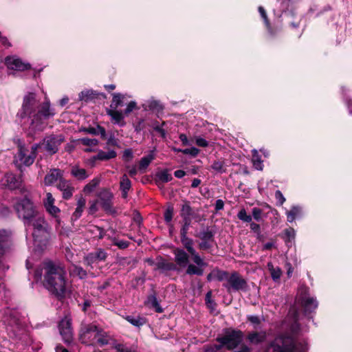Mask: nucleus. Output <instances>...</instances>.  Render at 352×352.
Masks as SVG:
<instances>
[{"label": "nucleus", "instance_id": "obj_1", "mask_svg": "<svg viewBox=\"0 0 352 352\" xmlns=\"http://www.w3.org/2000/svg\"><path fill=\"white\" fill-rule=\"evenodd\" d=\"M44 285L58 298H63L69 291L65 266L60 263L47 261L44 263Z\"/></svg>", "mask_w": 352, "mask_h": 352}, {"label": "nucleus", "instance_id": "obj_2", "mask_svg": "<svg viewBox=\"0 0 352 352\" xmlns=\"http://www.w3.org/2000/svg\"><path fill=\"white\" fill-rule=\"evenodd\" d=\"M265 352H307V346L296 344L290 336H280L267 346Z\"/></svg>", "mask_w": 352, "mask_h": 352}, {"label": "nucleus", "instance_id": "obj_3", "mask_svg": "<svg viewBox=\"0 0 352 352\" xmlns=\"http://www.w3.org/2000/svg\"><path fill=\"white\" fill-rule=\"evenodd\" d=\"M25 224L27 226L32 227V236L35 241L42 242L47 239L49 235L48 224L41 214L38 213Z\"/></svg>", "mask_w": 352, "mask_h": 352}, {"label": "nucleus", "instance_id": "obj_4", "mask_svg": "<svg viewBox=\"0 0 352 352\" xmlns=\"http://www.w3.org/2000/svg\"><path fill=\"white\" fill-rule=\"evenodd\" d=\"M14 208L18 217L23 219L24 223L29 222L31 219L39 213L32 201L26 196L15 204Z\"/></svg>", "mask_w": 352, "mask_h": 352}, {"label": "nucleus", "instance_id": "obj_5", "mask_svg": "<svg viewBox=\"0 0 352 352\" xmlns=\"http://www.w3.org/2000/svg\"><path fill=\"white\" fill-rule=\"evenodd\" d=\"M39 147L38 144H34L31 147V150H28L23 145H19L18 152L14 156V163L21 168L24 165L29 166L32 165L36 156V151Z\"/></svg>", "mask_w": 352, "mask_h": 352}, {"label": "nucleus", "instance_id": "obj_6", "mask_svg": "<svg viewBox=\"0 0 352 352\" xmlns=\"http://www.w3.org/2000/svg\"><path fill=\"white\" fill-rule=\"evenodd\" d=\"M54 114V110L50 108V101L46 100L40 105L38 111L32 116V126L34 130H43L44 128L43 120L49 119Z\"/></svg>", "mask_w": 352, "mask_h": 352}, {"label": "nucleus", "instance_id": "obj_7", "mask_svg": "<svg viewBox=\"0 0 352 352\" xmlns=\"http://www.w3.org/2000/svg\"><path fill=\"white\" fill-rule=\"evenodd\" d=\"M296 303L300 305L305 313L311 312L318 307V302L314 297L309 294V290L307 287L301 286L298 292Z\"/></svg>", "mask_w": 352, "mask_h": 352}, {"label": "nucleus", "instance_id": "obj_8", "mask_svg": "<svg viewBox=\"0 0 352 352\" xmlns=\"http://www.w3.org/2000/svg\"><path fill=\"white\" fill-rule=\"evenodd\" d=\"M38 107V102L34 93H28L23 98L21 110L18 113V116L21 119L26 117H32L36 113V109Z\"/></svg>", "mask_w": 352, "mask_h": 352}, {"label": "nucleus", "instance_id": "obj_9", "mask_svg": "<svg viewBox=\"0 0 352 352\" xmlns=\"http://www.w3.org/2000/svg\"><path fill=\"white\" fill-rule=\"evenodd\" d=\"M242 333L240 331L227 330L224 336L218 337L217 340L225 345L228 349H233L242 341Z\"/></svg>", "mask_w": 352, "mask_h": 352}, {"label": "nucleus", "instance_id": "obj_10", "mask_svg": "<svg viewBox=\"0 0 352 352\" xmlns=\"http://www.w3.org/2000/svg\"><path fill=\"white\" fill-rule=\"evenodd\" d=\"M98 202L104 211L108 214H116V211L113 207V194L107 188H103L98 194Z\"/></svg>", "mask_w": 352, "mask_h": 352}, {"label": "nucleus", "instance_id": "obj_11", "mask_svg": "<svg viewBox=\"0 0 352 352\" xmlns=\"http://www.w3.org/2000/svg\"><path fill=\"white\" fill-rule=\"evenodd\" d=\"M98 327L94 324H82L80 331V339L82 343L94 344Z\"/></svg>", "mask_w": 352, "mask_h": 352}, {"label": "nucleus", "instance_id": "obj_12", "mask_svg": "<svg viewBox=\"0 0 352 352\" xmlns=\"http://www.w3.org/2000/svg\"><path fill=\"white\" fill-rule=\"evenodd\" d=\"M228 291L232 289L234 291H246L248 285L246 280L237 272H233L230 275L227 283L223 285Z\"/></svg>", "mask_w": 352, "mask_h": 352}, {"label": "nucleus", "instance_id": "obj_13", "mask_svg": "<svg viewBox=\"0 0 352 352\" xmlns=\"http://www.w3.org/2000/svg\"><path fill=\"white\" fill-rule=\"evenodd\" d=\"M65 141L63 135H51L44 138L42 145L44 149L51 155L56 153L59 146Z\"/></svg>", "mask_w": 352, "mask_h": 352}, {"label": "nucleus", "instance_id": "obj_14", "mask_svg": "<svg viewBox=\"0 0 352 352\" xmlns=\"http://www.w3.org/2000/svg\"><path fill=\"white\" fill-rule=\"evenodd\" d=\"M181 242L184 248L186 249L188 253L192 256V261L195 264H197L198 266L206 265L204 260L200 257L199 254L193 248L194 243L192 239L188 237L187 235H182L181 236Z\"/></svg>", "mask_w": 352, "mask_h": 352}, {"label": "nucleus", "instance_id": "obj_15", "mask_svg": "<svg viewBox=\"0 0 352 352\" xmlns=\"http://www.w3.org/2000/svg\"><path fill=\"white\" fill-rule=\"evenodd\" d=\"M2 182L3 184L10 190L21 189L22 192L25 190L24 188H21L23 182L22 175L16 176L12 173H8L5 175Z\"/></svg>", "mask_w": 352, "mask_h": 352}, {"label": "nucleus", "instance_id": "obj_16", "mask_svg": "<svg viewBox=\"0 0 352 352\" xmlns=\"http://www.w3.org/2000/svg\"><path fill=\"white\" fill-rule=\"evenodd\" d=\"M58 327L60 334L63 340L67 343H70L73 340L71 320L68 318L62 320L59 323Z\"/></svg>", "mask_w": 352, "mask_h": 352}, {"label": "nucleus", "instance_id": "obj_17", "mask_svg": "<svg viewBox=\"0 0 352 352\" xmlns=\"http://www.w3.org/2000/svg\"><path fill=\"white\" fill-rule=\"evenodd\" d=\"M5 62L8 68L10 69L24 71L30 68V64L23 63L20 58L16 56L7 57Z\"/></svg>", "mask_w": 352, "mask_h": 352}, {"label": "nucleus", "instance_id": "obj_18", "mask_svg": "<svg viewBox=\"0 0 352 352\" xmlns=\"http://www.w3.org/2000/svg\"><path fill=\"white\" fill-rule=\"evenodd\" d=\"M107 253L102 249H98L96 252H91L84 257L85 265L93 268L92 265L98 261H104Z\"/></svg>", "mask_w": 352, "mask_h": 352}, {"label": "nucleus", "instance_id": "obj_19", "mask_svg": "<svg viewBox=\"0 0 352 352\" xmlns=\"http://www.w3.org/2000/svg\"><path fill=\"white\" fill-rule=\"evenodd\" d=\"M63 177V172L60 169L54 168L51 169L47 174L45 175L44 178V183L46 186H51L54 183L58 182H60V180H64Z\"/></svg>", "mask_w": 352, "mask_h": 352}, {"label": "nucleus", "instance_id": "obj_20", "mask_svg": "<svg viewBox=\"0 0 352 352\" xmlns=\"http://www.w3.org/2000/svg\"><path fill=\"white\" fill-rule=\"evenodd\" d=\"M54 202L55 199L52 193L47 192L45 199L43 200L44 206L49 214L54 217H57L60 210L58 207L54 206Z\"/></svg>", "mask_w": 352, "mask_h": 352}, {"label": "nucleus", "instance_id": "obj_21", "mask_svg": "<svg viewBox=\"0 0 352 352\" xmlns=\"http://www.w3.org/2000/svg\"><path fill=\"white\" fill-rule=\"evenodd\" d=\"M176 265L180 267H186L189 263V255L184 250L176 248L173 251Z\"/></svg>", "mask_w": 352, "mask_h": 352}, {"label": "nucleus", "instance_id": "obj_22", "mask_svg": "<svg viewBox=\"0 0 352 352\" xmlns=\"http://www.w3.org/2000/svg\"><path fill=\"white\" fill-rule=\"evenodd\" d=\"M71 175L78 181H83L88 178L90 173L78 164L72 166L70 169Z\"/></svg>", "mask_w": 352, "mask_h": 352}, {"label": "nucleus", "instance_id": "obj_23", "mask_svg": "<svg viewBox=\"0 0 352 352\" xmlns=\"http://www.w3.org/2000/svg\"><path fill=\"white\" fill-rule=\"evenodd\" d=\"M57 188L62 191L63 198L65 199H70L74 192V187L72 186L71 183L67 180H60L57 185Z\"/></svg>", "mask_w": 352, "mask_h": 352}, {"label": "nucleus", "instance_id": "obj_24", "mask_svg": "<svg viewBox=\"0 0 352 352\" xmlns=\"http://www.w3.org/2000/svg\"><path fill=\"white\" fill-rule=\"evenodd\" d=\"M100 96L103 98H106V95L104 94L98 93L94 90H85L81 91L78 95L79 100L86 102L91 101L96 98H98Z\"/></svg>", "mask_w": 352, "mask_h": 352}, {"label": "nucleus", "instance_id": "obj_25", "mask_svg": "<svg viewBox=\"0 0 352 352\" xmlns=\"http://www.w3.org/2000/svg\"><path fill=\"white\" fill-rule=\"evenodd\" d=\"M177 265L171 262H168L162 257L157 258L155 263V270L165 271H174L176 270Z\"/></svg>", "mask_w": 352, "mask_h": 352}, {"label": "nucleus", "instance_id": "obj_26", "mask_svg": "<svg viewBox=\"0 0 352 352\" xmlns=\"http://www.w3.org/2000/svg\"><path fill=\"white\" fill-rule=\"evenodd\" d=\"M180 215L182 219H196L199 221L198 216L195 214L188 201H184L181 208Z\"/></svg>", "mask_w": 352, "mask_h": 352}, {"label": "nucleus", "instance_id": "obj_27", "mask_svg": "<svg viewBox=\"0 0 352 352\" xmlns=\"http://www.w3.org/2000/svg\"><path fill=\"white\" fill-rule=\"evenodd\" d=\"M266 337L267 336L265 331H253L249 333L248 336V340L250 343L252 344H258L263 342L265 340Z\"/></svg>", "mask_w": 352, "mask_h": 352}, {"label": "nucleus", "instance_id": "obj_28", "mask_svg": "<svg viewBox=\"0 0 352 352\" xmlns=\"http://www.w3.org/2000/svg\"><path fill=\"white\" fill-rule=\"evenodd\" d=\"M131 187V182L126 175H123L120 179V189L122 191V197L125 199L127 197L128 191Z\"/></svg>", "mask_w": 352, "mask_h": 352}, {"label": "nucleus", "instance_id": "obj_29", "mask_svg": "<svg viewBox=\"0 0 352 352\" xmlns=\"http://www.w3.org/2000/svg\"><path fill=\"white\" fill-rule=\"evenodd\" d=\"M107 114L111 117L116 124L124 125L125 123L123 121L124 116L121 111L116 109H107Z\"/></svg>", "mask_w": 352, "mask_h": 352}, {"label": "nucleus", "instance_id": "obj_30", "mask_svg": "<svg viewBox=\"0 0 352 352\" xmlns=\"http://www.w3.org/2000/svg\"><path fill=\"white\" fill-rule=\"evenodd\" d=\"M116 156L117 153L111 149H108L107 151L99 150L97 154V157L100 161H107L116 157Z\"/></svg>", "mask_w": 352, "mask_h": 352}, {"label": "nucleus", "instance_id": "obj_31", "mask_svg": "<svg viewBox=\"0 0 352 352\" xmlns=\"http://www.w3.org/2000/svg\"><path fill=\"white\" fill-rule=\"evenodd\" d=\"M267 269L270 272L271 276L274 281H277L280 279L282 274V271L280 267H274L271 262H269L267 265Z\"/></svg>", "mask_w": 352, "mask_h": 352}, {"label": "nucleus", "instance_id": "obj_32", "mask_svg": "<svg viewBox=\"0 0 352 352\" xmlns=\"http://www.w3.org/2000/svg\"><path fill=\"white\" fill-rule=\"evenodd\" d=\"M70 274L74 276H78L80 279H84L87 277V273L82 267L76 265H72L69 270Z\"/></svg>", "mask_w": 352, "mask_h": 352}, {"label": "nucleus", "instance_id": "obj_33", "mask_svg": "<svg viewBox=\"0 0 352 352\" xmlns=\"http://www.w3.org/2000/svg\"><path fill=\"white\" fill-rule=\"evenodd\" d=\"M210 168L216 173H224L226 172L225 162L223 160H215L212 162Z\"/></svg>", "mask_w": 352, "mask_h": 352}, {"label": "nucleus", "instance_id": "obj_34", "mask_svg": "<svg viewBox=\"0 0 352 352\" xmlns=\"http://www.w3.org/2000/svg\"><path fill=\"white\" fill-rule=\"evenodd\" d=\"M98 344L100 346L108 344V339L106 333L100 329L98 330V335L96 336V340L94 344Z\"/></svg>", "mask_w": 352, "mask_h": 352}, {"label": "nucleus", "instance_id": "obj_35", "mask_svg": "<svg viewBox=\"0 0 352 352\" xmlns=\"http://www.w3.org/2000/svg\"><path fill=\"white\" fill-rule=\"evenodd\" d=\"M301 213V208L298 206H293L290 210L286 212L287 219L289 222H293Z\"/></svg>", "mask_w": 352, "mask_h": 352}, {"label": "nucleus", "instance_id": "obj_36", "mask_svg": "<svg viewBox=\"0 0 352 352\" xmlns=\"http://www.w3.org/2000/svg\"><path fill=\"white\" fill-rule=\"evenodd\" d=\"M124 98V95L120 93L113 94V99L110 105V109H116L118 107L122 105V100Z\"/></svg>", "mask_w": 352, "mask_h": 352}, {"label": "nucleus", "instance_id": "obj_37", "mask_svg": "<svg viewBox=\"0 0 352 352\" xmlns=\"http://www.w3.org/2000/svg\"><path fill=\"white\" fill-rule=\"evenodd\" d=\"M100 182V179L99 177L94 178L84 186L83 192L85 193L91 192L99 185Z\"/></svg>", "mask_w": 352, "mask_h": 352}, {"label": "nucleus", "instance_id": "obj_38", "mask_svg": "<svg viewBox=\"0 0 352 352\" xmlns=\"http://www.w3.org/2000/svg\"><path fill=\"white\" fill-rule=\"evenodd\" d=\"M252 163L256 169L261 170H263V162L261 160V157L258 155L257 150H252Z\"/></svg>", "mask_w": 352, "mask_h": 352}, {"label": "nucleus", "instance_id": "obj_39", "mask_svg": "<svg viewBox=\"0 0 352 352\" xmlns=\"http://www.w3.org/2000/svg\"><path fill=\"white\" fill-rule=\"evenodd\" d=\"M85 131L90 134L93 135H100L102 138H104L106 137V131L104 128L97 126V127H89L85 129Z\"/></svg>", "mask_w": 352, "mask_h": 352}, {"label": "nucleus", "instance_id": "obj_40", "mask_svg": "<svg viewBox=\"0 0 352 352\" xmlns=\"http://www.w3.org/2000/svg\"><path fill=\"white\" fill-rule=\"evenodd\" d=\"M195 236L199 238L202 241H210L213 237L212 232L207 228L205 230H203L198 234H195Z\"/></svg>", "mask_w": 352, "mask_h": 352}, {"label": "nucleus", "instance_id": "obj_41", "mask_svg": "<svg viewBox=\"0 0 352 352\" xmlns=\"http://www.w3.org/2000/svg\"><path fill=\"white\" fill-rule=\"evenodd\" d=\"M187 270H186V274H189V275H198V276H201L204 273V270L197 266H195V265H192V264H190V265H188L187 266Z\"/></svg>", "mask_w": 352, "mask_h": 352}, {"label": "nucleus", "instance_id": "obj_42", "mask_svg": "<svg viewBox=\"0 0 352 352\" xmlns=\"http://www.w3.org/2000/svg\"><path fill=\"white\" fill-rule=\"evenodd\" d=\"M212 274L214 276V278H215L219 281H222L224 280L228 281L230 277V274L228 272L220 270L213 271Z\"/></svg>", "mask_w": 352, "mask_h": 352}, {"label": "nucleus", "instance_id": "obj_43", "mask_svg": "<svg viewBox=\"0 0 352 352\" xmlns=\"http://www.w3.org/2000/svg\"><path fill=\"white\" fill-rule=\"evenodd\" d=\"M148 303L153 308H155V311L158 313H162L163 309L160 306V304L157 300V298L155 296H151L148 298Z\"/></svg>", "mask_w": 352, "mask_h": 352}, {"label": "nucleus", "instance_id": "obj_44", "mask_svg": "<svg viewBox=\"0 0 352 352\" xmlns=\"http://www.w3.org/2000/svg\"><path fill=\"white\" fill-rule=\"evenodd\" d=\"M153 160V157L152 155H148V156L142 157L139 164V169L140 170L146 169Z\"/></svg>", "mask_w": 352, "mask_h": 352}, {"label": "nucleus", "instance_id": "obj_45", "mask_svg": "<svg viewBox=\"0 0 352 352\" xmlns=\"http://www.w3.org/2000/svg\"><path fill=\"white\" fill-rule=\"evenodd\" d=\"M174 213V209L172 206H169L165 210L164 214V220L166 223H170Z\"/></svg>", "mask_w": 352, "mask_h": 352}, {"label": "nucleus", "instance_id": "obj_46", "mask_svg": "<svg viewBox=\"0 0 352 352\" xmlns=\"http://www.w3.org/2000/svg\"><path fill=\"white\" fill-rule=\"evenodd\" d=\"M183 219V226L180 230V235H187L188 231L190 226L191 220L190 219Z\"/></svg>", "mask_w": 352, "mask_h": 352}, {"label": "nucleus", "instance_id": "obj_47", "mask_svg": "<svg viewBox=\"0 0 352 352\" xmlns=\"http://www.w3.org/2000/svg\"><path fill=\"white\" fill-rule=\"evenodd\" d=\"M126 320L131 324H132L133 325H134L135 327L142 326L145 322L143 318H140V317L133 318V317H131V316H127L126 317Z\"/></svg>", "mask_w": 352, "mask_h": 352}, {"label": "nucleus", "instance_id": "obj_48", "mask_svg": "<svg viewBox=\"0 0 352 352\" xmlns=\"http://www.w3.org/2000/svg\"><path fill=\"white\" fill-rule=\"evenodd\" d=\"M157 177L162 182H170L173 179L172 175L170 174H169L166 170H163V171L160 172V173H158Z\"/></svg>", "mask_w": 352, "mask_h": 352}, {"label": "nucleus", "instance_id": "obj_49", "mask_svg": "<svg viewBox=\"0 0 352 352\" xmlns=\"http://www.w3.org/2000/svg\"><path fill=\"white\" fill-rule=\"evenodd\" d=\"M238 218L244 222H251L252 217L247 214L244 208L241 209L237 214Z\"/></svg>", "mask_w": 352, "mask_h": 352}, {"label": "nucleus", "instance_id": "obj_50", "mask_svg": "<svg viewBox=\"0 0 352 352\" xmlns=\"http://www.w3.org/2000/svg\"><path fill=\"white\" fill-rule=\"evenodd\" d=\"M148 107L150 109L157 110V111L163 109L162 104L159 101L154 100H150L148 102Z\"/></svg>", "mask_w": 352, "mask_h": 352}, {"label": "nucleus", "instance_id": "obj_51", "mask_svg": "<svg viewBox=\"0 0 352 352\" xmlns=\"http://www.w3.org/2000/svg\"><path fill=\"white\" fill-rule=\"evenodd\" d=\"M113 243L118 246L120 249H126L129 247V243L124 240H118L116 238L111 239Z\"/></svg>", "mask_w": 352, "mask_h": 352}, {"label": "nucleus", "instance_id": "obj_52", "mask_svg": "<svg viewBox=\"0 0 352 352\" xmlns=\"http://www.w3.org/2000/svg\"><path fill=\"white\" fill-rule=\"evenodd\" d=\"M80 142L85 146H96L98 141L96 139H91L89 138H83L80 139Z\"/></svg>", "mask_w": 352, "mask_h": 352}, {"label": "nucleus", "instance_id": "obj_53", "mask_svg": "<svg viewBox=\"0 0 352 352\" xmlns=\"http://www.w3.org/2000/svg\"><path fill=\"white\" fill-rule=\"evenodd\" d=\"M179 151L183 153L184 154L190 155L192 157H195L198 155L199 151L197 148L192 147L190 148H186V149H180Z\"/></svg>", "mask_w": 352, "mask_h": 352}, {"label": "nucleus", "instance_id": "obj_54", "mask_svg": "<svg viewBox=\"0 0 352 352\" xmlns=\"http://www.w3.org/2000/svg\"><path fill=\"white\" fill-rule=\"evenodd\" d=\"M206 303L208 305V307L210 309H214L216 304L214 302V301L212 300V292L209 291L207 292L206 295Z\"/></svg>", "mask_w": 352, "mask_h": 352}, {"label": "nucleus", "instance_id": "obj_55", "mask_svg": "<svg viewBox=\"0 0 352 352\" xmlns=\"http://www.w3.org/2000/svg\"><path fill=\"white\" fill-rule=\"evenodd\" d=\"M262 210L258 208H254L252 209V216L254 219L258 221L261 218Z\"/></svg>", "mask_w": 352, "mask_h": 352}, {"label": "nucleus", "instance_id": "obj_56", "mask_svg": "<svg viewBox=\"0 0 352 352\" xmlns=\"http://www.w3.org/2000/svg\"><path fill=\"white\" fill-rule=\"evenodd\" d=\"M275 198L278 201L280 205H283L285 201V198L280 190H276L275 192Z\"/></svg>", "mask_w": 352, "mask_h": 352}, {"label": "nucleus", "instance_id": "obj_57", "mask_svg": "<svg viewBox=\"0 0 352 352\" xmlns=\"http://www.w3.org/2000/svg\"><path fill=\"white\" fill-rule=\"evenodd\" d=\"M250 228L251 230L255 232L257 234V236L259 237L261 234L260 226L256 223H250Z\"/></svg>", "mask_w": 352, "mask_h": 352}, {"label": "nucleus", "instance_id": "obj_58", "mask_svg": "<svg viewBox=\"0 0 352 352\" xmlns=\"http://www.w3.org/2000/svg\"><path fill=\"white\" fill-rule=\"evenodd\" d=\"M136 108V102H134V101H131L130 102L126 109L124 110V114L125 115H128L129 114L133 109H135Z\"/></svg>", "mask_w": 352, "mask_h": 352}, {"label": "nucleus", "instance_id": "obj_59", "mask_svg": "<svg viewBox=\"0 0 352 352\" xmlns=\"http://www.w3.org/2000/svg\"><path fill=\"white\" fill-rule=\"evenodd\" d=\"M223 346L224 345H222V344H221L219 345L215 344L214 346H208L207 348H206L205 352H217L219 351Z\"/></svg>", "mask_w": 352, "mask_h": 352}, {"label": "nucleus", "instance_id": "obj_60", "mask_svg": "<svg viewBox=\"0 0 352 352\" xmlns=\"http://www.w3.org/2000/svg\"><path fill=\"white\" fill-rule=\"evenodd\" d=\"M196 144L201 147H206L208 145V141L200 137L196 138Z\"/></svg>", "mask_w": 352, "mask_h": 352}, {"label": "nucleus", "instance_id": "obj_61", "mask_svg": "<svg viewBox=\"0 0 352 352\" xmlns=\"http://www.w3.org/2000/svg\"><path fill=\"white\" fill-rule=\"evenodd\" d=\"M123 158L126 161H130L133 158V153L131 149H126L123 153Z\"/></svg>", "mask_w": 352, "mask_h": 352}, {"label": "nucleus", "instance_id": "obj_62", "mask_svg": "<svg viewBox=\"0 0 352 352\" xmlns=\"http://www.w3.org/2000/svg\"><path fill=\"white\" fill-rule=\"evenodd\" d=\"M289 314L293 318L295 322H296L298 320V311L294 307L291 308L289 311Z\"/></svg>", "mask_w": 352, "mask_h": 352}, {"label": "nucleus", "instance_id": "obj_63", "mask_svg": "<svg viewBox=\"0 0 352 352\" xmlns=\"http://www.w3.org/2000/svg\"><path fill=\"white\" fill-rule=\"evenodd\" d=\"M95 231H97L98 232V239H102L105 235V231L104 230L103 228H102L100 227L94 226L92 232H94Z\"/></svg>", "mask_w": 352, "mask_h": 352}, {"label": "nucleus", "instance_id": "obj_64", "mask_svg": "<svg viewBox=\"0 0 352 352\" xmlns=\"http://www.w3.org/2000/svg\"><path fill=\"white\" fill-rule=\"evenodd\" d=\"M116 348L118 352H133L127 346L123 344H118L116 346Z\"/></svg>", "mask_w": 352, "mask_h": 352}]
</instances>
